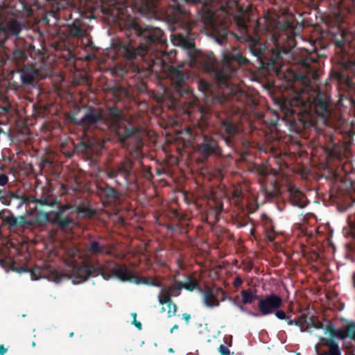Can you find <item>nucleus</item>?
Segmentation results:
<instances>
[{"mask_svg":"<svg viewBox=\"0 0 355 355\" xmlns=\"http://www.w3.org/2000/svg\"><path fill=\"white\" fill-rule=\"evenodd\" d=\"M127 35L128 39L119 46V53L125 59L120 69L123 78L130 76L142 80L153 72L164 71L180 96L189 92L187 84L189 73L183 67L171 64L176 51L166 52L167 40L161 28L151 26L143 27L132 21L128 26Z\"/></svg>","mask_w":355,"mask_h":355,"instance_id":"f257e3e1","label":"nucleus"},{"mask_svg":"<svg viewBox=\"0 0 355 355\" xmlns=\"http://www.w3.org/2000/svg\"><path fill=\"white\" fill-rule=\"evenodd\" d=\"M189 55L194 65H197L207 73L214 75L220 87H227L228 80L232 73L241 66L246 65L249 62V60L243 57L236 48H233L230 52L223 55L220 67H218L217 60L211 51L202 53L193 49L189 51Z\"/></svg>","mask_w":355,"mask_h":355,"instance_id":"f03ea898","label":"nucleus"},{"mask_svg":"<svg viewBox=\"0 0 355 355\" xmlns=\"http://www.w3.org/2000/svg\"><path fill=\"white\" fill-rule=\"evenodd\" d=\"M296 35L295 26L292 21L286 20L279 24L271 38L275 47L271 51L270 58L267 59L269 66L277 67L282 56L288 54L295 46Z\"/></svg>","mask_w":355,"mask_h":355,"instance_id":"7ed1b4c3","label":"nucleus"},{"mask_svg":"<svg viewBox=\"0 0 355 355\" xmlns=\"http://www.w3.org/2000/svg\"><path fill=\"white\" fill-rule=\"evenodd\" d=\"M119 115L120 110L116 107H110L105 114L101 107L89 106L81 119L73 116L71 121L87 130L99 129L105 131L109 129V122L116 123Z\"/></svg>","mask_w":355,"mask_h":355,"instance_id":"20e7f679","label":"nucleus"},{"mask_svg":"<svg viewBox=\"0 0 355 355\" xmlns=\"http://www.w3.org/2000/svg\"><path fill=\"white\" fill-rule=\"evenodd\" d=\"M67 275L73 279L76 284H80L86 281L91 276H96L101 272V268L96 265H80L75 261H71L68 264Z\"/></svg>","mask_w":355,"mask_h":355,"instance_id":"39448f33","label":"nucleus"},{"mask_svg":"<svg viewBox=\"0 0 355 355\" xmlns=\"http://www.w3.org/2000/svg\"><path fill=\"white\" fill-rule=\"evenodd\" d=\"M134 162L131 158L125 157L113 166L106 169V175L110 179H114L119 175L122 176L125 184H130L136 180V174L133 171Z\"/></svg>","mask_w":355,"mask_h":355,"instance_id":"423d86ee","label":"nucleus"},{"mask_svg":"<svg viewBox=\"0 0 355 355\" xmlns=\"http://www.w3.org/2000/svg\"><path fill=\"white\" fill-rule=\"evenodd\" d=\"M113 276L117 277L122 282H134L136 284H146L155 287H161V282L155 277H138L129 270L126 266L116 264L112 270Z\"/></svg>","mask_w":355,"mask_h":355,"instance_id":"0eeeda50","label":"nucleus"},{"mask_svg":"<svg viewBox=\"0 0 355 355\" xmlns=\"http://www.w3.org/2000/svg\"><path fill=\"white\" fill-rule=\"evenodd\" d=\"M217 131L227 146L232 147L235 137L239 133V125L232 116L218 117Z\"/></svg>","mask_w":355,"mask_h":355,"instance_id":"6e6552de","label":"nucleus"},{"mask_svg":"<svg viewBox=\"0 0 355 355\" xmlns=\"http://www.w3.org/2000/svg\"><path fill=\"white\" fill-rule=\"evenodd\" d=\"M121 119L122 115L120 112L119 119L116 123L109 122V129H112L115 132L121 143L124 144L128 139H135L136 140L138 137H141L137 128L133 127L129 123L122 122Z\"/></svg>","mask_w":355,"mask_h":355,"instance_id":"1a4fd4ad","label":"nucleus"},{"mask_svg":"<svg viewBox=\"0 0 355 355\" xmlns=\"http://www.w3.org/2000/svg\"><path fill=\"white\" fill-rule=\"evenodd\" d=\"M197 151L204 159H208L211 157L223 156V151L218 145V140L207 135H203L202 141L197 145Z\"/></svg>","mask_w":355,"mask_h":355,"instance_id":"9d476101","label":"nucleus"},{"mask_svg":"<svg viewBox=\"0 0 355 355\" xmlns=\"http://www.w3.org/2000/svg\"><path fill=\"white\" fill-rule=\"evenodd\" d=\"M85 250L91 256L110 255V245L105 243V239L99 235L88 234L85 243Z\"/></svg>","mask_w":355,"mask_h":355,"instance_id":"9b49d317","label":"nucleus"},{"mask_svg":"<svg viewBox=\"0 0 355 355\" xmlns=\"http://www.w3.org/2000/svg\"><path fill=\"white\" fill-rule=\"evenodd\" d=\"M282 305V299L276 294H270L264 297H260L257 304L258 309L262 315L273 313Z\"/></svg>","mask_w":355,"mask_h":355,"instance_id":"f8f14e48","label":"nucleus"},{"mask_svg":"<svg viewBox=\"0 0 355 355\" xmlns=\"http://www.w3.org/2000/svg\"><path fill=\"white\" fill-rule=\"evenodd\" d=\"M316 62L311 57H306L300 62L301 69L303 72H297L293 74V79L295 81H301L305 83L309 80V76L315 72V67L313 66V63Z\"/></svg>","mask_w":355,"mask_h":355,"instance_id":"ddd939ff","label":"nucleus"},{"mask_svg":"<svg viewBox=\"0 0 355 355\" xmlns=\"http://www.w3.org/2000/svg\"><path fill=\"white\" fill-rule=\"evenodd\" d=\"M290 203L297 207L304 208L308 204L305 194L294 185H289L287 189Z\"/></svg>","mask_w":355,"mask_h":355,"instance_id":"4468645a","label":"nucleus"},{"mask_svg":"<svg viewBox=\"0 0 355 355\" xmlns=\"http://www.w3.org/2000/svg\"><path fill=\"white\" fill-rule=\"evenodd\" d=\"M218 294L225 295V291L221 288H217L215 293L213 288L207 287L205 290L202 296L204 305L210 309L218 306L220 302L216 297Z\"/></svg>","mask_w":355,"mask_h":355,"instance_id":"2eb2a0df","label":"nucleus"},{"mask_svg":"<svg viewBox=\"0 0 355 355\" xmlns=\"http://www.w3.org/2000/svg\"><path fill=\"white\" fill-rule=\"evenodd\" d=\"M311 106L314 108L316 114L318 116L325 117L330 114L328 102L322 93L318 94Z\"/></svg>","mask_w":355,"mask_h":355,"instance_id":"dca6fc26","label":"nucleus"},{"mask_svg":"<svg viewBox=\"0 0 355 355\" xmlns=\"http://www.w3.org/2000/svg\"><path fill=\"white\" fill-rule=\"evenodd\" d=\"M19 73L22 86L34 85L37 72L33 66H24L19 70Z\"/></svg>","mask_w":355,"mask_h":355,"instance_id":"f3484780","label":"nucleus"},{"mask_svg":"<svg viewBox=\"0 0 355 355\" xmlns=\"http://www.w3.org/2000/svg\"><path fill=\"white\" fill-rule=\"evenodd\" d=\"M45 267L35 266L33 268H29L26 266H21L20 268H12V270L19 272H30L32 279L37 280L40 278L46 277L44 271L46 270Z\"/></svg>","mask_w":355,"mask_h":355,"instance_id":"a211bd4d","label":"nucleus"},{"mask_svg":"<svg viewBox=\"0 0 355 355\" xmlns=\"http://www.w3.org/2000/svg\"><path fill=\"white\" fill-rule=\"evenodd\" d=\"M159 302L160 304H166L168 308L171 309V306H173V310H168L167 315L168 318H171L175 315L178 306L177 305L173 302L171 300V294L166 292L165 295L159 294Z\"/></svg>","mask_w":355,"mask_h":355,"instance_id":"6ab92c4d","label":"nucleus"},{"mask_svg":"<svg viewBox=\"0 0 355 355\" xmlns=\"http://www.w3.org/2000/svg\"><path fill=\"white\" fill-rule=\"evenodd\" d=\"M98 189L109 200H115L119 197L118 191L107 183L98 185Z\"/></svg>","mask_w":355,"mask_h":355,"instance_id":"aec40b11","label":"nucleus"},{"mask_svg":"<svg viewBox=\"0 0 355 355\" xmlns=\"http://www.w3.org/2000/svg\"><path fill=\"white\" fill-rule=\"evenodd\" d=\"M334 338L332 337L327 339L321 338L320 340H324V345L329 347V350L327 352L322 353L320 355H341L338 345Z\"/></svg>","mask_w":355,"mask_h":355,"instance_id":"412c9836","label":"nucleus"},{"mask_svg":"<svg viewBox=\"0 0 355 355\" xmlns=\"http://www.w3.org/2000/svg\"><path fill=\"white\" fill-rule=\"evenodd\" d=\"M250 51L259 60H261V62H263V58L266 59L264 55V49L261 46V44L257 39L252 38V44L250 46Z\"/></svg>","mask_w":355,"mask_h":355,"instance_id":"4be33fe9","label":"nucleus"},{"mask_svg":"<svg viewBox=\"0 0 355 355\" xmlns=\"http://www.w3.org/2000/svg\"><path fill=\"white\" fill-rule=\"evenodd\" d=\"M308 321L309 318L307 315L306 314H302L297 320H289L288 324L300 327L302 332H306L309 330Z\"/></svg>","mask_w":355,"mask_h":355,"instance_id":"5701e85b","label":"nucleus"},{"mask_svg":"<svg viewBox=\"0 0 355 355\" xmlns=\"http://www.w3.org/2000/svg\"><path fill=\"white\" fill-rule=\"evenodd\" d=\"M338 131L343 135V139L346 143H350L352 137L355 135V131H354L352 126L347 123L338 128Z\"/></svg>","mask_w":355,"mask_h":355,"instance_id":"b1692460","label":"nucleus"},{"mask_svg":"<svg viewBox=\"0 0 355 355\" xmlns=\"http://www.w3.org/2000/svg\"><path fill=\"white\" fill-rule=\"evenodd\" d=\"M144 144L141 137L135 140V146L130 150V155L134 159H140L142 157V148Z\"/></svg>","mask_w":355,"mask_h":355,"instance_id":"393cba45","label":"nucleus"},{"mask_svg":"<svg viewBox=\"0 0 355 355\" xmlns=\"http://www.w3.org/2000/svg\"><path fill=\"white\" fill-rule=\"evenodd\" d=\"M182 288L186 289L188 291H193L196 288H199L198 282L191 275L186 276L184 282H180Z\"/></svg>","mask_w":355,"mask_h":355,"instance_id":"a878e982","label":"nucleus"},{"mask_svg":"<svg viewBox=\"0 0 355 355\" xmlns=\"http://www.w3.org/2000/svg\"><path fill=\"white\" fill-rule=\"evenodd\" d=\"M241 295L243 304H251L255 300L259 301V299L261 297L256 294H253L251 290H243L241 292Z\"/></svg>","mask_w":355,"mask_h":355,"instance_id":"bb28decb","label":"nucleus"},{"mask_svg":"<svg viewBox=\"0 0 355 355\" xmlns=\"http://www.w3.org/2000/svg\"><path fill=\"white\" fill-rule=\"evenodd\" d=\"M21 31V24L17 21H11L6 25V31L12 35H18Z\"/></svg>","mask_w":355,"mask_h":355,"instance_id":"cd10ccee","label":"nucleus"},{"mask_svg":"<svg viewBox=\"0 0 355 355\" xmlns=\"http://www.w3.org/2000/svg\"><path fill=\"white\" fill-rule=\"evenodd\" d=\"M53 223L63 229L67 227L72 223V220L69 216L63 217L58 215L54 216Z\"/></svg>","mask_w":355,"mask_h":355,"instance_id":"c85d7f7f","label":"nucleus"},{"mask_svg":"<svg viewBox=\"0 0 355 355\" xmlns=\"http://www.w3.org/2000/svg\"><path fill=\"white\" fill-rule=\"evenodd\" d=\"M5 223L8 225L10 227H15L20 224L25 223V218L24 216H19V218H16L13 215L7 216L5 220Z\"/></svg>","mask_w":355,"mask_h":355,"instance_id":"c756f323","label":"nucleus"},{"mask_svg":"<svg viewBox=\"0 0 355 355\" xmlns=\"http://www.w3.org/2000/svg\"><path fill=\"white\" fill-rule=\"evenodd\" d=\"M182 289L180 282L175 281L172 286H167L165 291L171 294L172 296H178L180 295V291Z\"/></svg>","mask_w":355,"mask_h":355,"instance_id":"7c9ffc66","label":"nucleus"},{"mask_svg":"<svg viewBox=\"0 0 355 355\" xmlns=\"http://www.w3.org/2000/svg\"><path fill=\"white\" fill-rule=\"evenodd\" d=\"M69 34L72 37L83 35V30L78 23L73 22L69 26Z\"/></svg>","mask_w":355,"mask_h":355,"instance_id":"2f4dec72","label":"nucleus"},{"mask_svg":"<svg viewBox=\"0 0 355 355\" xmlns=\"http://www.w3.org/2000/svg\"><path fill=\"white\" fill-rule=\"evenodd\" d=\"M35 201H37V204L41 206H49V207H54L57 203V200L55 199L49 200L47 198H35Z\"/></svg>","mask_w":355,"mask_h":355,"instance_id":"473e14b6","label":"nucleus"},{"mask_svg":"<svg viewBox=\"0 0 355 355\" xmlns=\"http://www.w3.org/2000/svg\"><path fill=\"white\" fill-rule=\"evenodd\" d=\"M152 167L146 166L144 165L141 166V173L144 178L148 180H152L154 178L152 173Z\"/></svg>","mask_w":355,"mask_h":355,"instance_id":"72a5a7b5","label":"nucleus"},{"mask_svg":"<svg viewBox=\"0 0 355 355\" xmlns=\"http://www.w3.org/2000/svg\"><path fill=\"white\" fill-rule=\"evenodd\" d=\"M308 325H309V328L314 327L315 329H324V324H323V323L319 320L315 321L313 317L309 318Z\"/></svg>","mask_w":355,"mask_h":355,"instance_id":"f704fd0d","label":"nucleus"},{"mask_svg":"<svg viewBox=\"0 0 355 355\" xmlns=\"http://www.w3.org/2000/svg\"><path fill=\"white\" fill-rule=\"evenodd\" d=\"M199 87H200V89L205 93L211 92L212 85L211 83H209V82H207L206 80H200Z\"/></svg>","mask_w":355,"mask_h":355,"instance_id":"c9c22d12","label":"nucleus"},{"mask_svg":"<svg viewBox=\"0 0 355 355\" xmlns=\"http://www.w3.org/2000/svg\"><path fill=\"white\" fill-rule=\"evenodd\" d=\"M276 317L279 320H286L287 322L291 319V317L287 315L283 310L277 309L275 312Z\"/></svg>","mask_w":355,"mask_h":355,"instance_id":"e433bc0d","label":"nucleus"},{"mask_svg":"<svg viewBox=\"0 0 355 355\" xmlns=\"http://www.w3.org/2000/svg\"><path fill=\"white\" fill-rule=\"evenodd\" d=\"M324 329H326L324 334H327V333H329L330 334V336L334 338V334L335 333L336 329H335L334 324L331 322H329V324L327 325H326V326L324 325Z\"/></svg>","mask_w":355,"mask_h":355,"instance_id":"4c0bfd02","label":"nucleus"},{"mask_svg":"<svg viewBox=\"0 0 355 355\" xmlns=\"http://www.w3.org/2000/svg\"><path fill=\"white\" fill-rule=\"evenodd\" d=\"M186 3L189 5H193V6H201V8H204L207 3L205 1V0H185Z\"/></svg>","mask_w":355,"mask_h":355,"instance_id":"58836bf2","label":"nucleus"},{"mask_svg":"<svg viewBox=\"0 0 355 355\" xmlns=\"http://www.w3.org/2000/svg\"><path fill=\"white\" fill-rule=\"evenodd\" d=\"M37 220L44 223L49 220V216L48 213L46 212H40L37 215Z\"/></svg>","mask_w":355,"mask_h":355,"instance_id":"ea45409f","label":"nucleus"},{"mask_svg":"<svg viewBox=\"0 0 355 355\" xmlns=\"http://www.w3.org/2000/svg\"><path fill=\"white\" fill-rule=\"evenodd\" d=\"M71 208L70 205H60L58 207V210L57 212L55 213L54 216H62L64 213L69 209Z\"/></svg>","mask_w":355,"mask_h":355,"instance_id":"a19ab883","label":"nucleus"},{"mask_svg":"<svg viewBox=\"0 0 355 355\" xmlns=\"http://www.w3.org/2000/svg\"><path fill=\"white\" fill-rule=\"evenodd\" d=\"M232 198L236 202H239L242 200V192L239 189H235L232 192Z\"/></svg>","mask_w":355,"mask_h":355,"instance_id":"79ce46f5","label":"nucleus"},{"mask_svg":"<svg viewBox=\"0 0 355 355\" xmlns=\"http://www.w3.org/2000/svg\"><path fill=\"white\" fill-rule=\"evenodd\" d=\"M218 350L220 355H230V351L223 345H220Z\"/></svg>","mask_w":355,"mask_h":355,"instance_id":"37998d69","label":"nucleus"},{"mask_svg":"<svg viewBox=\"0 0 355 355\" xmlns=\"http://www.w3.org/2000/svg\"><path fill=\"white\" fill-rule=\"evenodd\" d=\"M243 264L244 265V270L249 272L252 270L253 268V263L251 261H243Z\"/></svg>","mask_w":355,"mask_h":355,"instance_id":"c03bdc74","label":"nucleus"},{"mask_svg":"<svg viewBox=\"0 0 355 355\" xmlns=\"http://www.w3.org/2000/svg\"><path fill=\"white\" fill-rule=\"evenodd\" d=\"M8 181V178L5 174H0V186H5Z\"/></svg>","mask_w":355,"mask_h":355,"instance_id":"a18cd8bd","label":"nucleus"},{"mask_svg":"<svg viewBox=\"0 0 355 355\" xmlns=\"http://www.w3.org/2000/svg\"><path fill=\"white\" fill-rule=\"evenodd\" d=\"M243 283V279L240 277H236L233 282V286L235 288L239 287Z\"/></svg>","mask_w":355,"mask_h":355,"instance_id":"49530a36","label":"nucleus"},{"mask_svg":"<svg viewBox=\"0 0 355 355\" xmlns=\"http://www.w3.org/2000/svg\"><path fill=\"white\" fill-rule=\"evenodd\" d=\"M51 275L53 276V278L55 279V280H60V274L58 273V271H56L55 270H51Z\"/></svg>","mask_w":355,"mask_h":355,"instance_id":"de8ad7c7","label":"nucleus"},{"mask_svg":"<svg viewBox=\"0 0 355 355\" xmlns=\"http://www.w3.org/2000/svg\"><path fill=\"white\" fill-rule=\"evenodd\" d=\"M182 318L185 320L187 324H189L191 320V315L187 313H183Z\"/></svg>","mask_w":355,"mask_h":355,"instance_id":"09e8293b","label":"nucleus"},{"mask_svg":"<svg viewBox=\"0 0 355 355\" xmlns=\"http://www.w3.org/2000/svg\"><path fill=\"white\" fill-rule=\"evenodd\" d=\"M8 352V349L3 344H0V355H4Z\"/></svg>","mask_w":355,"mask_h":355,"instance_id":"8fccbe9b","label":"nucleus"},{"mask_svg":"<svg viewBox=\"0 0 355 355\" xmlns=\"http://www.w3.org/2000/svg\"><path fill=\"white\" fill-rule=\"evenodd\" d=\"M14 55L15 57L19 58H21L25 56L24 53L21 51H15Z\"/></svg>","mask_w":355,"mask_h":355,"instance_id":"3c124183","label":"nucleus"},{"mask_svg":"<svg viewBox=\"0 0 355 355\" xmlns=\"http://www.w3.org/2000/svg\"><path fill=\"white\" fill-rule=\"evenodd\" d=\"M132 324L135 325L136 327L138 328V329H141L142 325L141 323L139 321H137L136 319H135L132 322Z\"/></svg>","mask_w":355,"mask_h":355,"instance_id":"603ef678","label":"nucleus"},{"mask_svg":"<svg viewBox=\"0 0 355 355\" xmlns=\"http://www.w3.org/2000/svg\"><path fill=\"white\" fill-rule=\"evenodd\" d=\"M350 197L353 202H355V184L353 185V191L350 194Z\"/></svg>","mask_w":355,"mask_h":355,"instance_id":"864d4df0","label":"nucleus"},{"mask_svg":"<svg viewBox=\"0 0 355 355\" xmlns=\"http://www.w3.org/2000/svg\"><path fill=\"white\" fill-rule=\"evenodd\" d=\"M185 130H186V131L188 133H189L190 137L194 139V137H193V134L191 132V128H186Z\"/></svg>","mask_w":355,"mask_h":355,"instance_id":"5fc2aeb1","label":"nucleus"},{"mask_svg":"<svg viewBox=\"0 0 355 355\" xmlns=\"http://www.w3.org/2000/svg\"><path fill=\"white\" fill-rule=\"evenodd\" d=\"M87 211H89V210L83 207H78V212H85Z\"/></svg>","mask_w":355,"mask_h":355,"instance_id":"6e6d98bb","label":"nucleus"},{"mask_svg":"<svg viewBox=\"0 0 355 355\" xmlns=\"http://www.w3.org/2000/svg\"><path fill=\"white\" fill-rule=\"evenodd\" d=\"M179 328V326L178 324H175L171 329L170 332L172 334L174 330H176Z\"/></svg>","mask_w":355,"mask_h":355,"instance_id":"4d7b16f0","label":"nucleus"},{"mask_svg":"<svg viewBox=\"0 0 355 355\" xmlns=\"http://www.w3.org/2000/svg\"><path fill=\"white\" fill-rule=\"evenodd\" d=\"M250 314L254 317H259L260 315L257 313H252V312H250Z\"/></svg>","mask_w":355,"mask_h":355,"instance_id":"13d9d810","label":"nucleus"},{"mask_svg":"<svg viewBox=\"0 0 355 355\" xmlns=\"http://www.w3.org/2000/svg\"><path fill=\"white\" fill-rule=\"evenodd\" d=\"M156 173H157V175H160L162 174L161 169L160 168H157Z\"/></svg>","mask_w":355,"mask_h":355,"instance_id":"bf43d9fd","label":"nucleus"},{"mask_svg":"<svg viewBox=\"0 0 355 355\" xmlns=\"http://www.w3.org/2000/svg\"><path fill=\"white\" fill-rule=\"evenodd\" d=\"M102 275H103V278H104L105 279H107L110 277V276H109V275H107V277H106V274H105V273H103V272H102Z\"/></svg>","mask_w":355,"mask_h":355,"instance_id":"052dcab7","label":"nucleus"},{"mask_svg":"<svg viewBox=\"0 0 355 355\" xmlns=\"http://www.w3.org/2000/svg\"><path fill=\"white\" fill-rule=\"evenodd\" d=\"M35 198H37L36 197H31V201L37 204V201H35Z\"/></svg>","mask_w":355,"mask_h":355,"instance_id":"680f3d73","label":"nucleus"},{"mask_svg":"<svg viewBox=\"0 0 355 355\" xmlns=\"http://www.w3.org/2000/svg\"><path fill=\"white\" fill-rule=\"evenodd\" d=\"M132 315L134 318V320L136 319V317H137V313H132Z\"/></svg>","mask_w":355,"mask_h":355,"instance_id":"e2e57ef3","label":"nucleus"},{"mask_svg":"<svg viewBox=\"0 0 355 355\" xmlns=\"http://www.w3.org/2000/svg\"><path fill=\"white\" fill-rule=\"evenodd\" d=\"M300 121L301 122L302 125L304 126V121H302V120L300 119Z\"/></svg>","mask_w":355,"mask_h":355,"instance_id":"0e129e2a","label":"nucleus"},{"mask_svg":"<svg viewBox=\"0 0 355 355\" xmlns=\"http://www.w3.org/2000/svg\"><path fill=\"white\" fill-rule=\"evenodd\" d=\"M353 280H354V286H355V275L353 277Z\"/></svg>","mask_w":355,"mask_h":355,"instance_id":"69168bd1","label":"nucleus"},{"mask_svg":"<svg viewBox=\"0 0 355 355\" xmlns=\"http://www.w3.org/2000/svg\"><path fill=\"white\" fill-rule=\"evenodd\" d=\"M352 2H353L354 7V8H355V0H352Z\"/></svg>","mask_w":355,"mask_h":355,"instance_id":"338daca9","label":"nucleus"},{"mask_svg":"<svg viewBox=\"0 0 355 355\" xmlns=\"http://www.w3.org/2000/svg\"><path fill=\"white\" fill-rule=\"evenodd\" d=\"M353 105H354V106L355 107V101H353Z\"/></svg>","mask_w":355,"mask_h":355,"instance_id":"774afa93","label":"nucleus"}]
</instances>
